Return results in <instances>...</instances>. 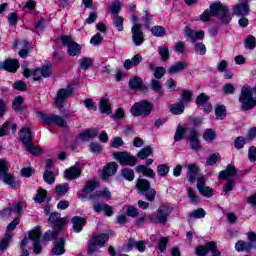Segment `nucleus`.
I'll use <instances>...</instances> for the list:
<instances>
[{"mask_svg":"<svg viewBox=\"0 0 256 256\" xmlns=\"http://www.w3.org/2000/svg\"><path fill=\"white\" fill-rule=\"evenodd\" d=\"M137 173H140L144 177H149L150 179H155V171L151 168H147L145 165H138L136 167Z\"/></svg>","mask_w":256,"mask_h":256,"instance_id":"30","label":"nucleus"},{"mask_svg":"<svg viewBox=\"0 0 256 256\" xmlns=\"http://www.w3.org/2000/svg\"><path fill=\"white\" fill-rule=\"evenodd\" d=\"M186 130L183 126H178L174 135V141L179 142L185 137Z\"/></svg>","mask_w":256,"mask_h":256,"instance_id":"52","label":"nucleus"},{"mask_svg":"<svg viewBox=\"0 0 256 256\" xmlns=\"http://www.w3.org/2000/svg\"><path fill=\"white\" fill-rule=\"evenodd\" d=\"M99 135V130L97 129H86L82 133L79 134L78 139L81 141H91V139H95Z\"/></svg>","mask_w":256,"mask_h":256,"instance_id":"28","label":"nucleus"},{"mask_svg":"<svg viewBox=\"0 0 256 256\" xmlns=\"http://www.w3.org/2000/svg\"><path fill=\"white\" fill-rule=\"evenodd\" d=\"M47 197V190L40 188L34 197L35 203H43L45 201V198Z\"/></svg>","mask_w":256,"mask_h":256,"instance_id":"50","label":"nucleus"},{"mask_svg":"<svg viewBox=\"0 0 256 256\" xmlns=\"http://www.w3.org/2000/svg\"><path fill=\"white\" fill-rule=\"evenodd\" d=\"M24 77L29 79L31 75H33V81H41L47 79V77H51L53 75V64L51 62H46L41 68H36L34 71L29 70V68H24Z\"/></svg>","mask_w":256,"mask_h":256,"instance_id":"3","label":"nucleus"},{"mask_svg":"<svg viewBox=\"0 0 256 256\" xmlns=\"http://www.w3.org/2000/svg\"><path fill=\"white\" fill-rule=\"evenodd\" d=\"M31 239L34 245V253L35 255H39L42 251L41 247V228L35 227L32 231L29 232L28 241Z\"/></svg>","mask_w":256,"mask_h":256,"instance_id":"12","label":"nucleus"},{"mask_svg":"<svg viewBox=\"0 0 256 256\" xmlns=\"http://www.w3.org/2000/svg\"><path fill=\"white\" fill-rule=\"evenodd\" d=\"M186 50H187V46L185 45V42L178 41L175 43L174 51L176 53L183 54V53H185Z\"/></svg>","mask_w":256,"mask_h":256,"instance_id":"59","label":"nucleus"},{"mask_svg":"<svg viewBox=\"0 0 256 256\" xmlns=\"http://www.w3.org/2000/svg\"><path fill=\"white\" fill-rule=\"evenodd\" d=\"M24 147L26 151H28V153H30L31 155H39L41 153V149L34 146L33 142H30V144H27Z\"/></svg>","mask_w":256,"mask_h":256,"instance_id":"58","label":"nucleus"},{"mask_svg":"<svg viewBox=\"0 0 256 256\" xmlns=\"http://www.w3.org/2000/svg\"><path fill=\"white\" fill-rule=\"evenodd\" d=\"M68 191H69V183H63L56 186V193L57 195H60V197H63V195H65Z\"/></svg>","mask_w":256,"mask_h":256,"instance_id":"54","label":"nucleus"},{"mask_svg":"<svg viewBox=\"0 0 256 256\" xmlns=\"http://www.w3.org/2000/svg\"><path fill=\"white\" fill-rule=\"evenodd\" d=\"M0 180L12 189H19L20 183L13 174H9V162L4 159H0Z\"/></svg>","mask_w":256,"mask_h":256,"instance_id":"4","label":"nucleus"},{"mask_svg":"<svg viewBox=\"0 0 256 256\" xmlns=\"http://www.w3.org/2000/svg\"><path fill=\"white\" fill-rule=\"evenodd\" d=\"M248 237V247L250 251L254 249L256 251V233L255 232H248L247 233Z\"/></svg>","mask_w":256,"mask_h":256,"instance_id":"40","label":"nucleus"},{"mask_svg":"<svg viewBox=\"0 0 256 256\" xmlns=\"http://www.w3.org/2000/svg\"><path fill=\"white\" fill-rule=\"evenodd\" d=\"M121 175L126 181H133V179H135V172L133 169L124 168L121 170Z\"/></svg>","mask_w":256,"mask_h":256,"instance_id":"43","label":"nucleus"},{"mask_svg":"<svg viewBox=\"0 0 256 256\" xmlns=\"http://www.w3.org/2000/svg\"><path fill=\"white\" fill-rule=\"evenodd\" d=\"M187 167V180L189 183H195V179L197 177V173H199V167L197 164H185Z\"/></svg>","mask_w":256,"mask_h":256,"instance_id":"26","label":"nucleus"},{"mask_svg":"<svg viewBox=\"0 0 256 256\" xmlns=\"http://www.w3.org/2000/svg\"><path fill=\"white\" fill-rule=\"evenodd\" d=\"M189 67V63L187 61L176 62L168 69V73L170 75H175L177 73H181V71H186Z\"/></svg>","mask_w":256,"mask_h":256,"instance_id":"25","label":"nucleus"},{"mask_svg":"<svg viewBox=\"0 0 256 256\" xmlns=\"http://www.w3.org/2000/svg\"><path fill=\"white\" fill-rule=\"evenodd\" d=\"M245 47L246 49L253 50L256 47V39L253 35H249L245 40Z\"/></svg>","mask_w":256,"mask_h":256,"instance_id":"57","label":"nucleus"},{"mask_svg":"<svg viewBox=\"0 0 256 256\" xmlns=\"http://www.w3.org/2000/svg\"><path fill=\"white\" fill-rule=\"evenodd\" d=\"M111 199V191H109V188H104L103 190L96 191L94 194L90 195V199Z\"/></svg>","mask_w":256,"mask_h":256,"instance_id":"32","label":"nucleus"},{"mask_svg":"<svg viewBox=\"0 0 256 256\" xmlns=\"http://www.w3.org/2000/svg\"><path fill=\"white\" fill-rule=\"evenodd\" d=\"M184 33L186 35V37L188 39H190V41L192 43H195V41H203V39H205V32L204 31H194L193 29L189 28V27H185L184 29Z\"/></svg>","mask_w":256,"mask_h":256,"instance_id":"18","label":"nucleus"},{"mask_svg":"<svg viewBox=\"0 0 256 256\" xmlns=\"http://www.w3.org/2000/svg\"><path fill=\"white\" fill-rule=\"evenodd\" d=\"M111 15H118L121 12V1L115 0L112 4L109 5Z\"/></svg>","mask_w":256,"mask_h":256,"instance_id":"48","label":"nucleus"},{"mask_svg":"<svg viewBox=\"0 0 256 256\" xmlns=\"http://www.w3.org/2000/svg\"><path fill=\"white\" fill-rule=\"evenodd\" d=\"M149 155H153V148H151V146H147L146 148H143L137 154L138 159H147Z\"/></svg>","mask_w":256,"mask_h":256,"instance_id":"45","label":"nucleus"},{"mask_svg":"<svg viewBox=\"0 0 256 256\" xmlns=\"http://www.w3.org/2000/svg\"><path fill=\"white\" fill-rule=\"evenodd\" d=\"M129 87L133 91H137V89H141L143 87V79L134 76L132 79L129 80Z\"/></svg>","mask_w":256,"mask_h":256,"instance_id":"35","label":"nucleus"},{"mask_svg":"<svg viewBox=\"0 0 256 256\" xmlns=\"http://www.w3.org/2000/svg\"><path fill=\"white\" fill-rule=\"evenodd\" d=\"M117 169H119V165H117L116 162L108 163L102 170V175L104 179H107V177H112V175H115L117 173Z\"/></svg>","mask_w":256,"mask_h":256,"instance_id":"27","label":"nucleus"},{"mask_svg":"<svg viewBox=\"0 0 256 256\" xmlns=\"http://www.w3.org/2000/svg\"><path fill=\"white\" fill-rule=\"evenodd\" d=\"M215 116L216 119L223 120L225 117H227V109L225 108L224 105H218L215 108Z\"/></svg>","mask_w":256,"mask_h":256,"instance_id":"38","label":"nucleus"},{"mask_svg":"<svg viewBox=\"0 0 256 256\" xmlns=\"http://www.w3.org/2000/svg\"><path fill=\"white\" fill-rule=\"evenodd\" d=\"M62 45L67 47V53L70 57H75L81 53V46L73 41L71 36H62L60 39Z\"/></svg>","mask_w":256,"mask_h":256,"instance_id":"10","label":"nucleus"},{"mask_svg":"<svg viewBox=\"0 0 256 256\" xmlns=\"http://www.w3.org/2000/svg\"><path fill=\"white\" fill-rule=\"evenodd\" d=\"M61 230L55 228L54 231H47L45 234H44V241H53V239H55L57 237V235H59V232Z\"/></svg>","mask_w":256,"mask_h":256,"instance_id":"55","label":"nucleus"},{"mask_svg":"<svg viewBox=\"0 0 256 256\" xmlns=\"http://www.w3.org/2000/svg\"><path fill=\"white\" fill-rule=\"evenodd\" d=\"M89 149H90L91 153H95L97 155L103 153V147H101V145H99V143H97V142H92L89 145Z\"/></svg>","mask_w":256,"mask_h":256,"instance_id":"60","label":"nucleus"},{"mask_svg":"<svg viewBox=\"0 0 256 256\" xmlns=\"http://www.w3.org/2000/svg\"><path fill=\"white\" fill-rule=\"evenodd\" d=\"M158 54L161 57V61H169V48L166 46H160L158 48Z\"/></svg>","mask_w":256,"mask_h":256,"instance_id":"49","label":"nucleus"},{"mask_svg":"<svg viewBox=\"0 0 256 256\" xmlns=\"http://www.w3.org/2000/svg\"><path fill=\"white\" fill-rule=\"evenodd\" d=\"M65 179L75 180L81 177V170H79V163H76L75 166H72L64 171Z\"/></svg>","mask_w":256,"mask_h":256,"instance_id":"23","label":"nucleus"},{"mask_svg":"<svg viewBox=\"0 0 256 256\" xmlns=\"http://www.w3.org/2000/svg\"><path fill=\"white\" fill-rule=\"evenodd\" d=\"M207 215V212L203 208L194 210L188 214L189 219H203Z\"/></svg>","mask_w":256,"mask_h":256,"instance_id":"39","label":"nucleus"},{"mask_svg":"<svg viewBox=\"0 0 256 256\" xmlns=\"http://www.w3.org/2000/svg\"><path fill=\"white\" fill-rule=\"evenodd\" d=\"M113 157L122 166L135 167L137 165V157L130 155L129 152H115Z\"/></svg>","mask_w":256,"mask_h":256,"instance_id":"11","label":"nucleus"},{"mask_svg":"<svg viewBox=\"0 0 256 256\" xmlns=\"http://www.w3.org/2000/svg\"><path fill=\"white\" fill-rule=\"evenodd\" d=\"M217 250V244L215 242H208L206 245H201L196 248L197 256H207V253H214Z\"/></svg>","mask_w":256,"mask_h":256,"instance_id":"19","label":"nucleus"},{"mask_svg":"<svg viewBox=\"0 0 256 256\" xmlns=\"http://www.w3.org/2000/svg\"><path fill=\"white\" fill-rule=\"evenodd\" d=\"M11 233L6 232L4 239L0 242V251H5L9 247V241H11Z\"/></svg>","mask_w":256,"mask_h":256,"instance_id":"53","label":"nucleus"},{"mask_svg":"<svg viewBox=\"0 0 256 256\" xmlns=\"http://www.w3.org/2000/svg\"><path fill=\"white\" fill-rule=\"evenodd\" d=\"M210 97L207 96L205 93H201L199 96L196 98V105L197 107H203L206 103H209Z\"/></svg>","mask_w":256,"mask_h":256,"instance_id":"44","label":"nucleus"},{"mask_svg":"<svg viewBox=\"0 0 256 256\" xmlns=\"http://www.w3.org/2000/svg\"><path fill=\"white\" fill-rule=\"evenodd\" d=\"M192 97L193 93L191 92V90H183L180 94V103H183V105H185V103H191Z\"/></svg>","mask_w":256,"mask_h":256,"instance_id":"42","label":"nucleus"},{"mask_svg":"<svg viewBox=\"0 0 256 256\" xmlns=\"http://www.w3.org/2000/svg\"><path fill=\"white\" fill-rule=\"evenodd\" d=\"M43 179L48 185L55 183V173L53 171L46 170L43 174Z\"/></svg>","mask_w":256,"mask_h":256,"instance_id":"46","label":"nucleus"},{"mask_svg":"<svg viewBox=\"0 0 256 256\" xmlns=\"http://www.w3.org/2000/svg\"><path fill=\"white\" fill-rule=\"evenodd\" d=\"M19 69V60L7 59L0 63V70L8 71V73H15Z\"/></svg>","mask_w":256,"mask_h":256,"instance_id":"17","label":"nucleus"},{"mask_svg":"<svg viewBox=\"0 0 256 256\" xmlns=\"http://www.w3.org/2000/svg\"><path fill=\"white\" fill-rule=\"evenodd\" d=\"M44 123H46V125H58V127H62L63 129H67V121H65V119H63V117L59 116V115H55V114H51V115H45L42 117Z\"/></svg>","mask_w":256,"mask_h":256,"instance_id":"15","label":"nucleus"},{"mask_svg":"<svg viewBox=\"0 0 256 256\" xmlns=\"http://www.w3.org/2000/svg\"><path fill=\"white\" fill-rule=\"evenodd\" d=\"M107 241H109V234L101 233L93 235L88 243V255H93V253H97L100 247L105 246V243H107Z\"/></svg>","mask_w":256,"mask_h":256,"instance_id":"6","label":"nucleus"},{"mask_svg":"<svg viewBox=\"0 0 256 256\" xmlns=\"http://www.w3.org/2000/svg\"><path fill=\"white\" fill-rule=\"evenodd\" d=\"M65 253V240L63 238L56 241L53 249L52 255H63Z\"/></svg>","mask_w":256,"mask_h":256,"instance_id":"31","label":"nucleus"},{"mask_svg":"<svg viewBox=\"0 0 256 256\" xmlns=\"http://www.w3.org/2000/svg\"><path fill=\"white\" fill-rule=\"evenodd\" d=\"M233 177H237V168L235 166L228 164L224 171H220L218 178L221 180L225 179H233Z\"/></svg>","mask_w":256,"mask_h":256,"instance_id":"22","label":"nucleus"},{"mask_svg":"<svg viewBox=\"0 0 256 256\" xmlns=\"http://www.w3.org/2000/svg\"><path fill=\"white\" fill-rule=\"evenodd\" d=\"M136 187L139 193H145L147 201H155V196L157 195V192L155 191V189L151 188V183H149V180L145 178H138L136 182Z\"/></svg>","mask_w":256,"mask_h":256,"instance_id":"8","label":"nucleus"},{"mask_svg":"<svg viewBox=\"0 0 256 256\" xmlns=\"http://www.w3.org/2000/svg\"><path fill=\"white\" fill-rule=\"evenodd\" d=\"M93 66V58H87L84 57L80 60V69H82V71H87V69H89V67Z\"/></svg>","mask_w":256,"mask_h":256,"instance_id":"47","label":"nucleus"},{"mask_svg":"<svg viewBox=\"0 0 256 256\" xmlns=\"http://www.w3.org/2000/svg\"><path fill=\"white\" fill-rule=\"evenodd\" d=\"M251 0H239V2L233 8V13L237 17H247L249 15Z\"/></svg>","mask_w":256,"mask_h":256,"instance_id":"14","label":"nucleus"},{"mask_svg":"<svg viewBox=\"0 0 256 256\" xmlns=\"http://www.w3.org/2000/svg\"><path fill=\"white\" fill-rule=\"evenodd\" d=\"M256 86H243L241 89V93L239 96V102L241 103V110L242 111H251L253 107L256 105Z\"/></svg>","mask_w":256,"mask_h":256,"instance_id":"2","label":"nucleus"},{"mask_svg":"<svg viewBox=\"0 0 256 256\" xmlns=\"http://www.w3.org/2000/svg\"><path fill=\"white\" fill-rule=\"evenodd\" d=\"M194 49L198 55H205L207 53V47L203 43H196Z\"/></svg>","mask_w":256,"mask_h":256,"instance_id":"62","label":"nucleus"},{"mask_svg":"<svg viewBox=\"0 0 256 256\" xmlns=\"http://www.w3.org/2000/svg\"><path fill=\"white\" fill-rule=\"evenodd\" d=\"M169 109L172 115H182V113L185 111V104H183V102L172 104L169 106Z\"/></svg>","mask_w":256,"mask_h":256,"instance_id":"34","label":"nucleus"},{"mask_svg":"<svg viewBox=\"0 0 256 256\" xmlns=\"http://www.w3.org/2000/svg\"><path fill=\"white\" fill-rule=\"evenodd\" d=\"M203 139L208 143L215 140V131L213 129H206L203 135Z\"/></svg>","mask_w":256,"mask_h":256,"instance_id":"56","label":"nucleus"},{"mask_svg":"<svg viewBox=\"0 0 256 256\" xmlns=\"http://www.w3.org/2000/svg\"><path fill=\"white\" fill-rule=\"evenodd\" d=\"M187 139L190 142L193 151H201V142L199 140V131H197V129H191Z\"/></svg>","mask_w":256,"mask_h":256,"instance_id":"16","label":"nucleus"},{"mask_svg":"<svg viewBox=\"0 0 256 256\" xmlns=\"http://www.w3.org/2000/svg\"><path fill=\"white\" fill-rule=\"evenodd\" d=\"M73 95V86L68 85L66 88H61L56 93L55 104L58 109L65 107V101Z\"/></svg>","mask_w":256,"mask_h":256,"instance_id":"9","label":"nucleus"},{"mask_svg":"<svg viewBox=\"0 0 256 256\" xmlns=\"http://www.w3.org/2000/svg\"><path fill=\"white\" fill-rule=\"evenodd\" d=\"M113 23L114 26L118 29V31H123V17L114 16Z\"/></svg>","mask_w":256,"mask_h":256,"instance_id":"63","label":"nucleus"},{"mask_svg":"<svg viewBox=\"0 0 256 256\" xmlns=\"http://www.w3.org/2000/svg\"><path fill=\"white\" fill-rule=\"evenodd\" d=\"M97 187H99V183L97 181L89 180L88 182H86L83 191L84 193L89 195V193H93Z\"/></svg>","mask_w":256,"mask_h":256,"instance_id":"36","label":"nucleus"},{"mask_svg":"<svg viewBox=\"0 0 256 256\" xmlns=\"http://www.w3.org/2000/svg\"><path fill=\"white\" fill-rule=\"evenodd\" d=\"M19 139L24 147L33 143V135L31 134V129L29 127H23L19 132Z\"/></svg>","mask_w":256,"mask_h":256,"instance_id":"21","label":"nucleus"},{"mask_svg":"<svg viewBox=\"0 0 256 256\" xmlns=\"http://www.w3.org/2000/svg\"><path fill=\"white\" fill-rule=\"evenodd\" d=\"M211 17H219L220 21L225 25H229L232 19L227 6L222 5L220 2L212 3L210 5V11L205 10L200 16V19L204 23H207L211 21Z\"/></svg>","mask_w":256,"mask_h":256,"instance_id":"1","label":"nucleus"},{"mask_svg":"<svg viewBox=\"0 0 256 256\" xmlns=\"http://www.w3.org/2000/svg\"><path fill=\"white\" fill-rule=\"evenodd\" d=\"M150 87L152 89V91H154L155 93H159V95H163V84L161 83V81L159 80H151L150 82Z\"/></svg>","mask_w":256,"mask_h":256,"instance_id":"37","label":"nucleus"},{"mask_svg":"<svg viewBox=\"0 0 256 256\" xmlns=\"http://www.w3.org/2000/svg\"><path fill=\"white\" fill-rule=\"evenodd\" d=\"M150 31L154 37H165L166 35L165 27L160 25L153 26Z\"/></svg>","mask_w":256,"mask_h":256,"instance_id":"41","label":"nucleus"},{"mask_svg":"<svg viewBox=\"0 0 256 256\" xmlns=\"http://www.w3.org/2000/svg\"><path fill=\"white\" fill-rule=\"evenodd\" d=\"M157 173L159 177H167L169 175V166L167 164L158 165Z\"/></svg>","mask_w":256,"mask_h":256,"instance_id":"51","label":"nucleus"},{"mask_svg":"<svg viewBox=\"0 0 256 256\" xmlns=\"http://www.w3.org/2000/svg\"><path fill=\"white\" fill-rule=\"evenodd\" d=\"M72 225L74 233H81L83 227L87 225V219L80 216H74L72 218Z\"/></svg>","mask_w":256,"mask_h":256,"instance_id":"24","label":"nucleus"},{"mask_svg":"<svg viewBox=\"0 0 256 256\" xmlns=\"http://www.w3.org/2000/svg\"><path fill=\"white\" fill-rule=\"evenodd\" d=\"M91 45H94V47H97V45H101L103 43V36H101V33H96L90 40Z\"/></svg>","mask_w":256,"mask_h":256,"instance_id":"61","label":"nucleus"},{"mask_svg":"<svg viewBox=\"0 0 256 256\" xmlns=\"http://www.w3.org/2000/svg\"><path fill=\"white\" fill-rule=\"evenodd\" d=\"M48 223L50 224L56 223L55 229H58V231H61V229H63V225L67 223V219L61 218V214L59 212H53L50 214V217L48 218Z\"/></svg>","mask_w":256,"mask_h":256,"instance_id":"20","label":"nucleus"},{"mask_svg":"<svg viewBox=\"0 0 256 256\" xmlns=\"http://www.w3.org/2000/svg\"><path fill=\"white\" fill-rule=\"evenodd\" d=\"M153 103L142 100L136 102L130 109V113L133 117H149L151 111H153Z\"/></svg>","mask_w":256,"mask_h":256,"instance_id":"5","label":"nucleus"},{"mask_svg":"<svg viewBox=\"0 0 256 256\" xmlns=\"http://www.w3.org/2000/svg\"><path fill=\"white\" fill-rule=\"evenodd\" d=\"M141 61H143V56L136 54L132 59H128L124 62V67L125 69H132L133 67H137Z\"/></svg>","mask_w":256,"mask_h":256,"instance_id":"29","label":"nucleus"},{"mask_svg":"<svg viewBox=\"0 0 256 256\" xmlns=\"http://www.w3.org/2000/svg\"><path fill=\"white\" fill-rule=\"evenodd\" d=\"M248 158L251 163H255L256 161V147L252 146L248 150Z\"/></svg>","mask_w":256,"mask_h":256,"instance_id":"64","label":"nucleus"},{"mask_svg":"<svg viewBox=\"0 0 256 256\" xmlns=\"http://www.w3.org/2000/svg\"><path fill=\"white\" fill-rule=\"evenodd\" d=\"M99 109L101 113H106L107 115H111L112 109H111V102L107 98H102L100 101Z\"/></svg>","mask_w":256,"mask_h":256,"instance_id":"33","label":"nucleus"},{"mask_svg":"<svg viewBox=\"0 0 256 256\" xmlns=\"http://www.w3.org/2000/svg\"><path fill=\"white\" fill-rule=\"evenodd\" d=\"M171 213H173V208H171V206L168 204L161 205L158 210L151 215V221H153V223L165 225Z\"/></svg>","mask_w":256,"mask_h":256,"instance_id":"7","label":"nucleus"},{"mask_svg":"<svg viewBox=\"0 0 256 256\" xmlns=\"http://www.w3.org/2000/svg\"><path fill=\"white\" fill-rule=\"evenodd\" d=\"M132 41L136 47H141L145 42V34H143V29L140 24H134L131 28Z\"/></svg>","mask_w":256,"mask_h":256,"instance_id":"13","label":"nucleus"}]
</instances>
